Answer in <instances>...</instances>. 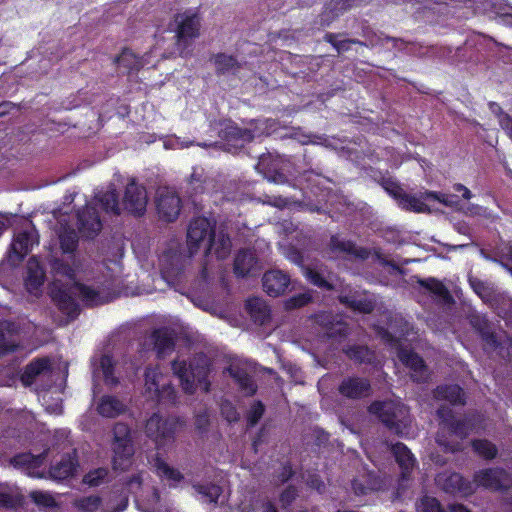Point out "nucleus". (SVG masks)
<instances>
[{"instance_id":"nucleus-39","label":"nucleus","mask_w":512,"mask_h":512,"mask_svg":"<svg viewBox=\"0 0 512 512\" xmlns=\"http://www.w3.org/2000/svg\"><path fill=\"white\" fill-rule=\"evenodd\" d=\"M417 283L431 294L443 299L445 302L453 300L448 288L440 280L434 277L425 279L419 278Z\"/></svg>"},{"instance_id":"nucleus-1","label":"nucleus","mask_w":512,"mask_h":512,"mask_svg":"<svg viewBox=\"0 0 512 512\" xmlns=\"http://www.w3.org/2000/svg\"><path fill=\"white\" fill-rule=\"evenodd\" d=\"M173 373L179 378L183 391L193 394L196 391L195 382L205 385V391L210 389L208 376L211 371L210 359L204 353L195 354L187 363L185 360H173L171 363Z\"/></svg>"},{"instance_id":"nucleus-29","label":"nucleus","mask_w":512,"mask_h":512,"mask_svg":"<svg viewBox=\"0 0 512 512\" xmlns=\"http://www.w3.org/2000/svg\"><path fill=\"white\" fill-rule=\"evenodd\" d=\"M51 370V362L49 358H36L28 363L21 375V381L25 386L34 383L37 376Z\"/></svg>"},{"instance_id":"nucleus-50","label":"nucleus","mask_w":512,"mask_h":512,"mask_svg":"<svg viewBox=\"0 0 512 512\" xmlns=\"http://www.w3.org/2000/svg\"><path fill=\"white\" fill-rule=\"evenodd\" d=\"M194 489L209 503H217L222 493L221 487L216 484H197L194 485Z\"/></svg>"},{"instance_id":"nucleus-60","label":"nucleus","mask_w":512,"mask_h":512,"mask_svg":"<svg viewBox=\"0 0 512 512\" xmlns=\"http://www.w3.org/2000/svg\"><path fill=\"white\" fill-rule=\"evenodd\" d=\"M31 498L39 506H43L46 508H53L56 506V501L54 497L43 491H34L31 493Z\"/></svg>"},{"instance_id":"nucleus-16","label":"nucleus","mask_w":512,"mask_h":512,"mask_svg":"<svg viewBox=\"0 0 512 512\" xmlns=\"http://www.w3.org/2000/svg\"><path fill=\"white\" fill-rule=\"evenodd\" d=\"M359 0H330L315 22L319 28L329 27L340 15L358 4Z\"/></svg>"},{"instance_id":"nucleus-46","label":"nucleus","mask_w":512,"mask_h":512,"mask_svg":"<svg viewBox=\"0 0 512 512\" xmlns=\"http://www.w3.org/2000/svg\"><path fill=\"white\" fill-rule=\"evenodd\" d=\"M100 368L106 384L117 385L119 383L118 378L114 375L115 362L112 356L107 354L102 355L100 358Z\"/></svg>"},{"instance_id":"nucleus-4","label":"nucleus","mask_w":512,"mask_h":512,"mask_svg":"<svg viewBox=\"0 0 512 512\" xmlns=\"http://www.w3.org/2000/svg\"><path fill=\"white\" fill-rule=\"evenodd\" d=\"M112 467L115 471H126L132 464L134 447L131 430L126 423L118 422L113 427Z\"/></svg>"},{"instance_id":"nucleus-63","label":"nucleus","mask_w":512,"mask_h":512,"mask_svg":"<svg viewBox=\"0 0 512 512\" xmlns=\"http://www.w3.org/2000/svg\"><path fill=\"white\" fill-rule=\"evenodd\" d=\"M484 344V349H490L492 351L497 350L501 347V341L499 340L497 333L494 328L489 331L486 335L480 338Z\"/></svg>"},{"instance_id":"nucleus-19","label":"nucleus","mask_w":512,"mask_h":512,"mask_svg":"<svg viewBox=\"0 0 512 512\" xmlns=\"http://www.w3.org/2000/svg\"><path fill=\"white\" fill-rule=\"evenodd\" d=\"M329 250L333 254H345L361 260H366L370 256L369 249L358 247L352 240L341 239L338 235L331 236Z\"/></svg>"},{"instance_id":"nucleus-47","label":"nucleus","mask_w":512,"mask_h":512,"mask_svg":"<svg viewBox=\"0 0 512 512\" xmlns=\"http://www.w3.org/2000/svg\"><path fill=\"white\" fill-rule=\"evenodd\" d=\"M102 503V499L97 495H90L78 498L74 502L75 508L80 512H96Z\"/></svg>"},{"instance_id":"nucleus-12","label":"nucleus","mask_w":512,"mask_h":512,"mask_svg":"<svg viewBox=\"0 0 512 512\" xmlns=\"http://www.w3.org/2000/svg\"><path fill=\"white\" fill-rule=\"evenodd\" d=\"M214 228L205 217H196L189 223L187 230V243L191 253L199 248L202 242L208 244V239L214 235Z\"/></svg>"},{"instance_id":"nucleus-9","label":"nucleus","mask_w":512,"mask_h":512,"mask_svg":"<svg viewBox=\"0 0 512 512\" xmlns=\"http://www.w3.org/2000/svg\"><path fill=\"white\" fill-rule=\"evenodd\" d=\"M473 482L491 491H507L512 487V477L504 468L493 467L476 471Z\"/></svg>"},{"instance_id":"nucleus-35","label":"nucleus","mask_w":512,"mask_h":512,"mask_svg":"<svg viewBox=\"0 0 512 512\" xmlns=\"http://www.w3.org/2000/svg\"><path fill=\"white\" fill-rule=\"evenodd\" d=\"M229 374L246 396H253L257 392V385L246 370L242 368H229Z\"/></svg>"},{"instance_id":"nucleus-42","label":"nucleus","mask_w":512,"mask_h":512,"mask_svg":"<svg viewBox=\"0 0 512 512\" xmlns=\"http://www.w3.org/2000/svg\"><path fill=\"white\" fill-rule=\"evenodd\" d=\"M96 199L105 212L120 215L119 197L114 188L100 192Z\"/></svg>"},{"instance_id":"nucleus-64","label":"nucleus","mask_w":512,"mask_h":512,"mask_svg":"<svg viewBox=\"0 0 512 512\" xmlns=\"http://www.w3.org/2000/svg\"><path fill=\"white\" fill-rule=\"evenodd\" d=\"M469 284L473 291L481 298H485L489 296V288L486 282L475 278L470 277L469 278Z\"/></svg>"},{"instance_id":"nucleus-20","label":"nucleus","mask_w":512,"mask_h":512,"mask_svg":"<svg viewBox=\"0 0 512 512\" xmlns=\"http://www.w3.org/2000/svg\"><path fill=\"white\" fill-rule=\"evenodd\" d=\"M391 452L401 468V478L408 480L416 464V459L410 449L402 442H397L391 446Z\"/></svg>"},{"instance_id":"nucleus-5","label":"nucleus","mask_w":512,"mask_h":512,"mask_svg":"<svg viewBox=\"0 0 512 512\" xmlns=\"http://www.w3.org/2000/svg\"><path fill=\"white\" fill-rule=\"evenodd\" d=\"M176 23V45L181 54L192 45V42L199 37L201 18L197 12L186 10L175 16Z\"/></svg>"},{"instance_id":"nucleus-56","label":"nucleus","mask_w":512,"mask_h":512,"mask_svg":"<svg viewBox=\"0 0 512 512\" xmlns=\"http://www.w3.org/2000/svg\"><path fill=\"white\" fill-rule=\"evenodd\" d=\"M265 412V406L260 400L254 401L247 413V424L254 427L262 418Z\"/></svg>"},{"instance_id":"nucleus-2","label":"nucleus","mask_w":512,"mask_h":512,"mask_svg":"<svg viewBox=\"0 0 512 512\" xmlns=\"http://www.w3.org/2000/svg\"><path fill=\"white\" fill-rule=\"evenodd\" d=\"M368 411L376 415L391 433L399 437H405L410 433L411 419L405 405L393 401H373Z\"/></svg>"},{"instance_id":"nucleus-52","label":"nucleus","mask_w":512,"mask_h":512,"mask_svg":"<svg viewBox=\"0 0 512 512\" xmlns=\"http://www.w3.org/2000/svg\"><path fill=\"white\" fill-rule=\"evenodd\" d=\"M469 322L480 338L494 328L493 324L485 316L478 314L472 315Z\"/></svg>"},{"instance_id":"nucleus-33","label":"nucleus","mask_w":512,"mask_h":512,"mask_svg":"<svg viewBox=\"0 0 512 512\" xmlns=\"http://www.w3.org/2000/svg\"><path fill=\"white\" fill-rule=\"evenodd\" d=\"M231 247L232 243L228 234L221 233L217 240L215 239L214 234L211 238L208 239L206 254H209L213 251L217 259L224 260L229 256Z\"/></svg>"},{"instance_id":"nucleus-59","label":"nucleus","mask_w":512,"mask_h":512,"mask_svg":"<svg viewBox=\"0 0 512 512\" xmlns=\"http://www.w3.org/2000/svg\"><path fill=\"white\" fill-rule=\"evenodd\" d=\"M107 475L108 471L105 468H98L94 471L88 472L84 476L83 481L89 486H98L104 481Z\"/></svg>"},{"instance_id":"nucleus-40","label":"nucleus","mask_w":512,"mask_h":512,"mask_svg":"<svg viewBox=\"0 0 512 512\" xmlns=\"http://www.w3.org/2000/svg\"><path fill=\"white\" fill-rule=\"evenodd\" d=\"M424 193H420L419 196L408 194L404 192L400 200L398 201V205L406 211H411L415 213H424L429 211L428 205L425 201L428 199L423 198Z\"/></svg>"},{"instance_id":"nucleus-10","label":"nucleus","mask_w":512,"mask_h":512,"mask_svg":"<svg viewBox=\"0 0 512 512\" xmlns=\"http://www.w3.org/2000/svg\"><path fill=\"white\" fill-rule=\"evenodd\" d=\"M147 191L142 185H138L134 180L129 182L125 188L123 197V207L131 215L141 217L146 212Z\"/></svg>"},{"instance_id":"nucleus-24","label":"nucleus","mask_w":512,"mask_h":512,"mask_svg":"<svg viewBox=\"0 0 512 512\" xmlns=\"http://www.w3.org/2000/svg\"><path fill=\"white\" fill-rule=\"evenodd\" d=\"M434 397L437 400L447 401L452 406L466 404V394L458 384L438 385L434 390Z\"/></svg>"},{"instance_id":"nucleus-51","label":"nucleus","mask_w":512,"mask_h":512,"mask_svg":"<svg viewBox=\"0 0 512 512\" xmlns=\"http://www.w3.org/2000/svg\"><path fill=\"white\" fill-rule=\"evenodd\" d=\"M313 300L311 292H303L293 295L284 301V308L287 311L307 306Z\"/></svg>"},{"instance_id":"nucleus-48","label":"nucleus","mask_w":512,"mask_h":512,"mask_svg":"<svg viewBox=\"0 0 512 512\" xmlns=\"http://www.w3.org/2000/svg\"><path fill=\"white\" fill-rule=\"evenodd\" d=\"M59 241L63 253H73L78 247V236L73 229H65L59 235Z\"/></svg>"},{"instance_id":"nucleus-13","label":"nucleus","mask_w":512,"mask_h":512,"mask_svg":"<svg viewBox=\"0 0 512 512\" xmlns=\"http://www.w3.org/2000/svg\"><path fill=\"white\" fill-rule=\"evenodd\" d=\"M338 393L347 399L359 400L367 398L372 393L369 379L360 376H347L338 386Z\"/></svg>"},{"instance_id":"nucleus-26","label":"nucleus","mask_w":512,"mask_h":512,"mask_svg":"<svg viewBox=\"0 0 512 512\" xmlns=\"http://www.w3.org/2000/svg\"><path fill=\"white\" fill-rule=\"evenodd\" d=\"M46 457V453L34 455L30 452L18 453L11 459V464L17 468H26L29 470L28 475L41 478L42 474L35 473L33 470L42 466Z\"/></svg>"},{"instance_id":"nucleus-41","label":"nucleus","mask_w":512,"mask_h":512,"mask_svg":"<svg viewBox=\"0 0 512 512\" xmlns=\"http://www.w3.org/2000/svg\"><path fill=\"white\" fill-rule=\"evenodd\" d=\"M343 352L358 364H371L375 358L374 352L364 345H350L345 347Z\"/></svg>"},{"instance_id":"nucleus-38","label":"nucleus","mask_w":512,"mask_h":512,"mask_svg":"<svg viewBox=\"0 0 512 512\" xmlns=\"http://www.w3.org/2000/svg\"><path fill=\"white\" fill-rule=\"evenodd\" d=\"M339 302L353 311L364 314H370L375 309V302L368 298H357L351 295H341L339 296Z\"/></svg>"},{"instance_id":"nucleus-22","label":"nucleus","mask_w":512,"mask_h":512,"mask_svg":"<svg viewBox=\"0 0 512 512\" xmlns=\"http://www.w3.org/2000/svg\"><path fill=\"white\" fill-rule=\"evenodd\" d=\"M72 288L77 290L78 297L86 307L92 308L111 301V298L108 296V294H104L98 289H95L86 284L75 282Z\"/></svg>"},{"instance_id":"nucleus-49","label":"nucleus","mask_w":512,"mask_h":512,"mask_svg":"<svg viewBox=\"0 0 512 512\" xmlns=\"http://www.w3.org/2000/svg\"><path fill=\"white\" fill-rule=\"evenodd\" d=\"M416 512H447L440 501L432 496H423L416 502Z\"/></svg>"},{"instance_id":"nucleus-23","label":"nucleus","mask_w":512,"mask_h":512,"mask_svg":"<svg viewBox=\"0 0 512 512\" xmlns=\"http://www.w3.org/2000/svg\"><path fill=\"white\" fill-rule=\"evenodd\" d=\"M126 410V405L113 395H103L100 397L96 407V411L100 416L110 419L117 418L124 414Z\"/></svg>"},{"instance_id":"nucleus-11","label":"nucleus","mask_w":512,"mask_h":512,"mask_svg":"<svg viewBox=\"0 0 512 512\" xmlns=\"http://www.w3.org/2000/svg\"><path fill=\"white\" fill-rule=\"evenodd\" d=\"M77 228L82 237L94 239L102 230V221L95 207L86 205L76 213Z\"/></svg>"},{"instance_id":"nucleus-18","label":"nucleus","mask_w":512,"mask_h":512,"mask_svg":"<svg viewBox=\"0 0 512 512\" xmlns=\"http://www.w3.org/2000/svg\"><path fill=\"white\" fill-rule=\"evenodd\" d=\"M290 284V276L281 270H269L262 277L263 290L271 297L285 293Z\"/></svg>"},{"instance_id":"nucleus-6","label":"nucleus","mask_w":512,"mask_h":512,"mask_svg":"<svg viewBox=\"0 0 512 512\" xmlns=\"http://www.w3.org/2000/svg\"><path fill=\"white\" fill-rule=\"evenodd\" d=\"M162 377L159 367L147 366L144 373L146 393L159 404L175 405L178 400L177 391L170 383L161 385Z\"/></svg>"},{"instance_id":"nucleus-21","label":"nucleus","mask_w":512,"mask_h":512,"mask_svg":"<svg viewBox=\"0 0 512 512\" xmlns=\"http://www.w3.org/2000/svg\"><path fill=\"white\" fill-rule=\"evenodd\" d=\"M280 127V122L277 119L273 118H258L251 119L248 122L247 131H249L250 136H248V143L252 142L256 138L267 137L275 133Z\"/></svg>"},{"instance_id":"nucleus-3","label":"nucleus","mask_w":512,"mask_h":512,"mask_svg":"<svg viewBox=\"0 0 512 512\" xmlns=\"http://www.w3.org/2000/svg\"><path fill=\"white\" fill-rule=\"evenodd\" d=\"M436 414L449 434L456 436L460 440L466 439L483 422L482 415L477 411L466 412L461 418H457L451 408L440 406Z\"/></svg>"},{"instance_id":"nucleus-27","label":"nucleus","mask_w":512,"mask_h":512,"mask_svg":"<svg viewBox=\"0 0 512 512\" xmlns=\"http://www.w3.org/2000/svg\"><path fill=\"white\" fill-rule=\"evenodd\" d=\"M441 486L445 492L450 494L469 495L473 493L472 483L457 472L447 475Z\"/></svg>"},{"instance_id":"nucleus-36","label":"nucleus","mask_w":512,"mask_h":512,"mask_svg":"<svg viewBox=\"0 0 512 512\" xmlns=\"http://www.w3.org/2000/svg\"><path fill=\"white\" fill-rule=\"evenodd\" d=\"M155 469L160 478L169 482L170 487H176L177 484L184 479L183 474L178 469L168 465V463L159 456L155 458Z\"/></svg>"},{"instance_id":"nucleus-55","label":"nucleus","mask_w":512,"mask_h":512,"mask_svg":"<svg viewBox=\"0 0 512 512\" xmlns=\"http://www.w3.org/2000/svg\"><path fill=\"white\" fill-rule=\"evenodd\" d=\"M424 199H428V201H438L446 206H454L458 204V199L456 195L448 194V193H437L433 191H425L423 194Z\"/></svg>"},{"instance_id":"nucleus-62","label":"nucleus","mask_w":512,"mask_h":512,"mask_svg":"<svg viewBox=\"0 0 512 512\" xmlns=\"http://www.w3.org/2000/svg\"><path fill=\"white\" fill-rule=\"evenodd\" d=\"M484 344V349H490L492 351L497 350L501 347V341L499 340L497 333L494 328L489 331L486 335L480 338Z\"/></svg>"},{"instance_id":"nucleus-37","label":"nucleus","mask_w":512,"mask_h":512,"mask_svg":"<svg viewBox=\"0 0 512 512\" xmlns=\"http://www.w3.org/2000/svg\"><path fill=\"white\" fill-rule=\"evenodd\" d=\"M212 59L217 75H225L227 73L235 74L241 68L237 58L233 55L217 53Z\"/></svg>"},{"instance_id":"nucleus-44","label":"nucleus","mask_w":512,"mask_h":512,"mask_svg":"<svg viewBox=\"0 0 512 512\" xmlns=\"http://www.w3.org/2000/svg\"><path fill=\"white\" fill-rule=\"evenodd\" d=\"M471 446L473 451L485 460H493L498 454L497 446L487 439H473Z\"/></svg>"},{"instance_id":"nucleus-25","label":"nucleus","mask_w":512,"mask_h":512,"mask_svg":"<svg viewBox=\"0 0 512 512\" xmlns=\"http://www.w3.org/2000/svg\"><path fill=\"white\" fill-rule=\"evenodd\" d=\"M77 466V459L70 454H65L58 462L50 466L49 475L54 480L63 481L74 475Z\"/></svg>"},{"instance_id":"nucleus-8","label":"nucleus","mask_w":512,"mask_h":512,"mask_svg":"<svg viewBox=\"0 0 512 512\" xmlns=\"http://www.w3.org/2000/svg\"><path fill=\"white\" fill-rule=\"evenodd\" d=\"M58 310L66 316V322L74 321L80 314V306L72 295L71 287L59 280L49 285L48 292Z\"/></svg>"},{"instance_id":"nucleus-54","label":"nucleus","mask_w":512,"mask_h":512,"mask_svg":"<svg viewBox=\"0 0 512 512\" xmlns=\"http://www.w3.org/2000/svg\"><path fill=\"white\" fill-rule=\"evenodd\" d=\"M435 440L445 453L454 454L463 451V444L461 441H450L446 435L440 432L437 433Z\"/></svg>"},{"instance_id":"nucleus-45","label":"nucleus","mask_w":512,"mask_h":512,"mask_svg":"<svg viewBox=\"0 0 512 512\" xmlns=\"http://www.w3.org/2000/svg\"><path fill=\"white\" fill-rule=\"evenodd\" d=\"M31 236L27 231L17 234L11 245V251L19 260H23L30 252Z\"/></svg>"},{"instance_id":"nucleus-31","label":"nucleus","mask_w":512,"mask_h":512,"mask_svg":"<svg viewBox=\"0 0 512 512\" xmlns=\"http://www.w3.org/2000/svg\"><path fill=\"white\" fill-rule=\"evenodd\" d=\"M245 307L255 323L264 325L269 322L271 318V311L260 298L252 297L247 299Z\"/></svg>"},{"instance_id":"nucleus-30","label":"nucleus","mask_w":512,"mask_h":512,"mask_svg":"<svg viewBox=\"0 0 512 512\" xmlns=\"http://www.w3.org/2000/svg\"><path fill=\"white\" fill-rule=\"evenodd\" d=\"M257 264V258L248 249H240L234 259L233 270L237 277H246L251 274Z\"/></svg>"},{"instance_id":"nucleus-58","label":"nucleus","mask_w":512,"mask_h":512,"mask_svg":"<svg viewBox=\"0 0 512 512\" xmlns=\"http://www.w3.org/2000/svg\"><path fill=\"white\" fill-rule=\"evenodd\" d=\"M220 412H221V415L229 423L237 422L239 420V413L237 411V408L229 400L222 401L221 406H220Z\"/></svg>"},{"instance_id":"nucleus-7","label":"nucleus","mask_w":512,"mask_h":512,"mask_svg":"<svg viewBox=\"0 0 512 512\" xmlns=\"http://www.w3.org/2000/svg\"><path fill=\"white\" fill-rule=\"evenodd\" d=\"M177 425L176 418H163L159 413H153L146 421L145 434L157 448H161L174 441Z\"/></svg>"},{"instance_id":"nucleus-17","label":"nucleus","mask_w":512,"mask_h":512,"mask_svg":"<svg viewBox=\"0 0 512 512\" xmlns=\"http://www.w3.org/2000/svg\"><path fill=\"white\" fill-rule=\"evenodd\" d=\"M156 209L160 219L175 221L181 210V199L175 193H161L156 199Z\"/></svg>"},{"instance_id":"nucleus-15","label":"nucleus","mask_w":512,"mask_h":512,"mask_svg":"<svg viewBox=\"0 0 512 512\" xmlns=\"http://www.w3.org/2000/svg\"><path fill=\"white\" fill-rule=\"evenodd\" d=\"M397 356L399 360L411 371V379L416 383L427 380V365L423 358L413 350L400 348Z\"/></svg>"},{"instance_id":"nucleus-53","label":"nucleus","mask_w":512,"mask_h":512,"mask_svg":"<svg viewBox=\"0 0 512 512\" xmlns=\"http://www.w3.org/2000/svg\"><path fill=\"white\" fill-rule=\"evenodd\" d=\"M305 276L307 278V280L313 284L314 286L318 287V288H321V289H325V290H328V291H331L333 290L334 286L333 284H331L324 276L322 273L318 272L317 270L315 269H312V268H308L306 270V273H305Z\"/></svg>"},{"instance_id":"nucleus-34","label":"nucleus","mask_w":512,"mask_h":512,"mask_svg":"<svg viewBox=\"0 0 512 512\" xmlns=\"http://www.w3.org/2000/svg\"><path fill=\"white\" fill-rule=\"evenodd\" d=\"M114 62L120 69H123V74L138 72L143 66L141 58L133 53L129 48H124L121 54L115 57Z\"/></svg>"},{"instance_id":"nucleus-43","label":"nucleus","mask_w":512,"mask_h":512,"mask_svg":"<svg viewBox=\"0 0 512 512\" xmlns=\"http://www.w3.org/2000/svg\"><path fill=\"white\" fill-rule=\"evenodd\" d=\"M249 133L247 128H242L233 121H228L220 130V136L226 141H242L248 143Z\"/></svg>"},{"instance_id":"nucleus-57","label":"nucleus","mask_w":512,"mask_h":512,"mask_svg":"<svg viewBox=\"0 0 512 512\" xmlns=\"http://www.w3.org/2000/svg\"><path fill=\"white\" fill-rule=\"evenodd\" d=\"M382 186L384 190L397 202L400 200V198L405 192L401 185L392 178L384 179L382 182Z\"/></svg>"},{"instance_id":"nucleus-14","label":"nucleus","mask_w":512,"mask_h":512,"mask_svg":"<svg viewBox=\"0 0 512 512\" xmlns=\"http://www.w3.org/2000/svg\"><path fill=\"white\" fill-rule=\"evenodd\" d=\"M316 324L326 330V336L330 339L341 340L349 335L348 324L338 320L331 312L321 311L313 315Z\"/></svg>"},{"instance_id":"nucleus-28","label":"nucleus","mask_w":512,"mask_h":512,"mask_svg":"<svg viewBox=\"0 0 512 512\" xmlns=\"http://www.w3.org/2000/svg\"><path fill=\"white\" fill-rule=\"evenodd\" d=\"M151 338L159 359L174 351L175 339L166 328L155 329L152 332Z\"/></svg>"},{"instance_id":"nucleus-61","label":"nucleus","mask_w":512,"mask_h":512,"mask_svg":"<svg viewBox=\"0 0 512 512\" xmlns=\"http://www.w3.org/2000/svg\"><path fill=\"white\" fill-rule=\"evenodd\" d=\"M298 496V490L295 486H287L280 494L279 501L282 508H288Z\"/></svg>"},{"instance_id":"nucleus-32","label":"nucleus","mask_w":512,"mask_h":512,"mask_svg":"<svg viewBox=\"0 0 512 512\" xmlns=\"http://www.w3.org/2000/svg\"><path fill=\"white\" fill-rule=\"evenodd\" d=\"M347 33H333L327 32L323 36V41L329 43L338 54L347 52L350 50L352 44H357L361 46H367L365 42L359 39L352 38H343Z\"/></svg>"}]
</instances>
